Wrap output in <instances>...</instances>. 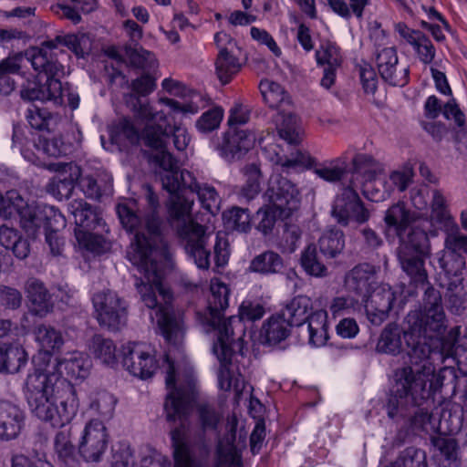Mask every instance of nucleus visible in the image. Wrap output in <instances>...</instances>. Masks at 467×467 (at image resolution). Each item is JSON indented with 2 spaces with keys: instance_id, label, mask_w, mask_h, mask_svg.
I'll use <instances>...</instances> for the list:
<instances>
[{
  "instance_id": "1",
  "label": "nucleus",
  "mask_w": 467,
  "mask_h": 467,
  "mask_svg": "<svg viewBox=\"0 0 467 467\" xmlns=\"http://www.w3.org/2000/svg\"><path fill=\"white\" fill-rule=\"evenodd\" d=\"M150 211L141 218L127 204H118L117 213L123 227L135 233L127 251V258L137 266L143 279H136L141 301L150 309H155L156 323L165 341L180 346L185 336L183 316L171 306L172 294L162 285L160 264L167 259L168 245L161 232V219L156 213L158 198L148 196Z\"/></svg>"
},
{
  "instance_id": "2",
  "label": "nucleus",
  "mask_w": 467,
  "mask_h": 467,
  "mask_svg": "<svg viewBox=\"0 0 467 467\" xmlns=\"http://www.w3.org/2000/svg\"><path fill=\"white\" fill-rule=\"evenodd\" d=\"M133 113L137 120L145 122L142 130L144 144L157 151L153 160L161 169L159 176L162 187L170 193L168 210L171 224L189 257L198 268L207 270L210 267V251L206 246L210 234L204 226L191 217L193 201L179 193L182 186L181 172L178 171L177 160L166 150L169 133L165 113L139 99L133 105Z\"/></svg>"
},
{
  "instance_id": "3",
  "label": "nucleus",
  "mask_w": 467,
  "mask_h": 467,
  "mask_svg": "<svg viewBox=\"0 0 467 467\" xmlns=\"http://www.w3.org/2000/svg\"><path fill=\"white\" fill-rule=\"evenodd\" d=\"M91 368L88 357L78 351L57 359L55 368L57 377L49 371L36 368L27 376L26 398L32 413L53 428H62L77 415L78 399L70 379H86Z\"/></svg>"
},
{
  "instance_id": "4",
  "label": "nucleus",
  "mask_w": 467,
  "mask_h": 467,
  "mask_svg": "<svg viewBox=\"0 0 467 467\" xmlns=\"http://www.w3.org/2000/svg\"><path fill=\"white\" fill-rule=\"evenodd\" d=\"M460 328L450 330V339H437L436 348L418 344L408 352L410 364L397 368V392L406 394L409 389L414 400L428 397L431 388L451 387L455 392L457 376L453 367L444 366L436 372V365L452 358L458 369L467 376V339L459 338Z\"/></svg>"
},
{
  "instance_id": "5",
  "label": "nucleus",
  "mask_w": 467,
  "mask_h": 467,
  "mask_svg": "<svg viewBox=\"0 0 467 467\" xmlns=\"http://www.w3.org/2000/svg\"><path fill=\"white\" fill-rule=\"evenodd\" d=\"M397 368L393 372V384L386 404V410L389 418L399 420L409 419L413 430L425 432L438 431L449 435L457 433L462 425V419L459 415H452L447 410V406L441 409V416L437 420L431 412L433 403V395L442 388H431L430 382L425 385L430 389L428 397L414 400V393L410 395V389L406 394L397 392Z\"/></svg>"
},
{
  "instance_id": "6",
  "label": "nucleus",
  "mask_w": 467,
  "mask_h": 467,
  "mask_svg": "<svg viewBox=\"0 0 467 467\" xmlns=\"http://www.w3.org/2000/svg\"><path fill=\"white\" fill-rule=\"evenodd\" d=\"M406 323L408 327L405 337H418L424 339V341H417L410 350L418 344H427L436 348L437 339H450V333L447 337H441L447 327V320L441 292L432 286H428L424 291L421 309L410 312L406 317Z\"/></svg>"
},
{
  "instance_id": "7",
  "label": "nucleus",
  "mask_w": 467,
  "mask_h": 467,
  "mask_svg": "<svg viewBox=\"0 0 467 467\" xmlns=\"http://www.w3.org/2000/svg\"><path fill=\"white\" fill-rule=\"evenodd\" d=\"M59 47H67L78 57H84L90 51L91 40L85 33L57 36L42 42L39 47H31L26 56L34 69L44 70L53 76H65V67L59 57L66 56V53Z\"/></svg>"
},
{
  "instance_id": "8",
  "label": "nucleus",
  "mask_w": 467,
  "mask_h": 467,
  "mask_svg": "<svg viewBox=\"0 0 467 467\" xmlns=\"http://www.w3.org/2000/svg\"><path fill=\"white\" fill-rule=\"evenodd\" d=\"M265 315V308L259 303L244 301L239 307V315L232 316L221 324L219 328V346L213 344V350L223 360H228L234 353L243 355L245 328L243 321H255Z\"/></svg>"
},
{
  "instance_id": "9",
  "label": "nucleus",
  "mask_w": 467,
  "mask_h": 467,
  "mask_svg": "<svg viewBox=\"0 0 467 467\" xmlns=\"http://www.w3.org/2000/svg\"><path fill=\"white\" fill-rule=\"evenodd\" d=\"M353 175L360 176L362 192L372 202H381L390 196L384 167L372 156L365 153L356 154L352 160Z\"/></svg>"
},
{
  "instance_id": "10",
  "label": "nucleus",
  "mask_w": 467,
  "mask_h": 467,
  "mask_svg": "<svg viewBox=\"0 0 467 467\" xmlns=\"http://www.w3.org/2000/svg\"><path fill=\"white\" fill-rule=\"evenodd\" d=\"M168 362V370L166 372L165 382L169 393L164 404L166 418L169 421L186 420L190 410L191 403L194 398L195 380L192 376L186 378L184 382L176 384L175 369L173 364L166 358Z\"/></svg>"
},
{
  "instance_id": "11",
  "label": "nucleus",
  "mask_w": 467,
  "mask_h": 467,
  "mask_svg": "<svg viewBox=\"0 0 467 467\" xmlns=\"http://www.w3.org/2000/svg\"><path fill=\"white\" fill-rule=\"evenodd\" d=\"M95 317L101 327L109 331H119L128 320V305L113 290L99 291L92 296Z\"/></svg>"
},
{
  "instance_id": "12",
  "label": "nucleus",
  "mask_w": 467,
  "mask_h": 467,
  "mask_svg": "<svg viewBox=\"0 0 467 467\" xmlns=\"http://www.w3.org/2000/svg\"><path fill=\"white\" fill-rule=\"evenodd\" d=\"M214 42L218 48L215 60V73L222 84L229 83L241 70L242 48L237 41L225 32H218L214 36Z\"/></svg>"
},
{
  "instance_id": "13",
  "label": "nucleus",
  "mask_w": 467,
  "mask_h": 467,
  "mask_svg": "<svg viewBox=\"0 0 467 467\" xmlns=\"http://www.w3.org/2000/svg\"><path fill=\"white\" fill-rule=\"evenodd\" d=\"M331 214L342 226L361 225L371 217L370 211L365 206L358 192L352 187H347L334 201Z\"/></svg>"
},
{
  "instance_id": "14",
  "label": "nucleus",
  "mask_w": 467,
  "mask_h": 467,
  "mask_svg": "<svg viewBox=\"0 0 467 467\" xmlns=\"http://www.w3.org/2000/svg\"><path fill=\"white\" fill-rule=\"evenodd\" d=\"M270 203L278 211V216L288 218L301 202V194L295 183L281 174H274L265 192Z\"/></svg>"
},
{
  "instance_id": "15",
  "label": "nucleus",
  "mask_w": 467,
  "mask_h": 467,
  "mask_svg": "<svg viewBox=\"0 0 467 467\" xmlns=\"http://www.w3.org/2000/svg\"><path fill=\"white\" fill-rule=\"evenodd\" d=\"M154 348L144 342H130L125 347L123 366L133 376L151 378L159 368Z\"/></svg>"
},
{
  "instance_id": "16",
  "label": "nucleus",
  "mask_w": 467,
  "mask_h": 467,
  "mask_svg": "<svg viewBox=\"0 0 467 467\" xmlns=\"http://www.w3.org/2000/svg\"><path fill=\"white\" fill-rule=\"evenodd\" d=\"M19 224L26 235L36 239L41 228H53L55 223H64V216L54 206L27 204L19 213Z\"/></svg>"
},
{
  "instance_id": "17",
  "label": "nucleus",
  "mask_w": 467,
  "mask_h": 467,
  "mask_svg": "<svg viewBox=\"0 0 467 467\" xmlns=\"http://www.w3.org/2000/svg\"><path fill=\"white\" fill-rule=\"evenodd\" d=\"M109 434L104 423L90 420L81 432L78 452L86 462H99L107 450Z\"/></svg>"
},
{
  "instance_id": "18",
  "label": "nucleus",
  "mask_w": 467,
  "mask_h": 467,
  "mask_svg": "<svg viewBox=\"0 0 467 467\" xmlns=\"http://www.w3.org/2000/svg\"><path fill=\"white\" fill-rule=\"evenodd\" d=\"M210 292L203 324L209 327V330L214 332L216 341L213 344L219 346V328L221 324L227 321V318H223V314L229 306L230 289L224 283L213 278L211 280Z\"/></svg>"
},
{
  "instance_id": "19",
  "label": "nucleus",
  "mask_w": 467,
  "mask_h": 467,
  "mask_svg": "<svg viewBox=\"0 0 467 467\" xmlns=\"http://www.w3.org/2000/svg\"><path fill=\"white\" fill-rule=\"evenodd\" d=\"M375 61L382 79L391 86L403 87L409 82L410 69L399 65L397 49L394 47L376 49Z\"/></svg>"
},
{
  "instance_id": "20",
  "label": "nucleus",
  "mask_w": 467,
  "mask_h": 467,
  "mask_svg": "<svg viewBox=\"0 0 467 467\" xmlns=\"http://www.w3.org/2000/svg\"><path fill=\"white\" fill-rule=\"evenodd\" d=\"M182 190L179 193L194 202L193 194H197L202 206L213 213L219 209L220 196L215 188L207 183H200L195 175L187 170L181 171Z\"/></svg>"
},
{
  "instance_id": "21",
  "label": "nucleus",
  "mask_w": 467,
  "mask_h": 467,
  "mask_svg": "<svg viewBox=\"0 0 467 467\" xmlns=\"http://www.w3.org/2000/svg\"><path fill=\"white\" fill-rule=\"evenodd\" d=\"M35 71L44 73L47 77V82L45 84L27 82L20 91L21 98L28 101H53L56 105H61L63 88L60 78L63 76H53L40 69H35Z\"/></svg>"
},
{
  "instance_id": "22",
  "label": "nucleus",
  "mask_w": 467,
  "mask_h": 467,
  "mask_svg": "<svg viewBox=\"0 0 467 467\" xmlns=\"http://www.w3.org/2000/svg\"><path fill=\"white\" fill-rule=\"evenodd\" d=\"M26 414L20 406L8 400H0V440L16 439L25 427Z\"/></svg>"
},
{
  "instance_id": "23",
  "label": "nucleus",
  "mask_w": 467,
  "mask_h": 467,
  "mask_svg": "<svg viewBox=\"0 0 467 467\" xmlns=\"http://www.w3.org/2000/svg\"><path fill=\"white\" fill-rule=\"evenodd\" d=\"M395 299V292L389 286H381L370 291L368 296L362 299L370 321L377 325L382 323L391 310Z\"/></svg>"
},
{
  "instance_id": "24",
  "label": "nucleus",
  "mask_w": 467,
  "mask_h": 467,
  "mask_svg": "<svg viewBox=\"0 0 467 467\" xmlns=\"http://www.w3.org/2000/svg\"><path fill=\"white\" fill-rule=\"evenodd\" d=\"M68 211L74 217L76 230L106 231V223L96 208L82 199H76L68 203Z\"/></svg>"
},
{
  "instance_id": "25",
  "label": "nucleus",
  "mask_w": 467,
  "mask_h": 467,
  "mask_svg": "<svg viewBox=\"0 0 467 467\" xmlns=\"http://www.w3.org/2000/svg\"><path fill=\"white\" fill-rule=\"evenodd\" d=\"M400 36L412 47L417 57L424 65H430L435 58L436 48L431 40L421 31L410 28L403 23L396 26Z\"/></svg>"
},
{
  "instance_id": "26",
  "label": "nucleus",
  "mask_w": 467,
  "mask_h": 467,
  "mask_svg": "<svg viewBox=\"0 0 467 467\" xmlns=\"http://www.w3.org/2000/svg\"><path fill=\"white\" fill-rule=\"evenodd\" d=\"M451 233L447 234L444 241L445 249L451 253V256L454 259V265L451 267L447 262L446 256L441 259V265L447 274L461 273L465 266V258L463 254H467V235L459 232V227L455 223V227L451 228Z\"/></svg>"
},
{
  "instance_id": "27",
  "label": "nucleus",
  "mask_w": 467,
  "mask_h": 467,
  "mask_svg": "<svg viewBox=\"0 0 467 467\" xmlns=\"http://www.w3.org/2000/svg\"><path fill=\"white\" fill-rule=\"evenodd\" d=\"M375 279V267L369 264H359L346 274L345 285L348 291L365 299L370 293Z\"/></svg>"
},
{
  "instance_id": "28",
  "label": "nucleus",
  "mask_w": 467,
  "mask_h": 467,
  "mask_svg": "<svg viewBox=\"0 0 467 467\" xmlns=\"http://www.w3.org/2000/svg\"><path fill=\"white\" fill-rule=\"evenodd\" d=\"M255 134L248 130H236L225 135L221 146V153L226 159L240 158L255 143Z\"/></svg>"
},
{
  "instance_id": "29",
  "label": "nucleus",
  "mask_w": 467,
  "mask_h": 467,
  "mask_svg": "<svg viewBox=\"0 0 467 467\" xmlns=\"http://www.w3.org/2000/svg\"><path fill=\"white\" fill-rule=\"evenodd\" d=\"M26 292L30 311L34 315L44 317L53 309L51 295L41 281L29 279L26 284Z\"/></svg>"
},
{
  "instance_id": "30",
  "label": "nucleus",
  "mask_w": 467,
  "mask_h": 467,
  "mask_svg": "<svg viewBox=\"0 0 467 467\" xmlns=\"http://www.w3.org/2000/svg\"><path fill=\"white\" fill-rule=\"evenodd\" d=\"M400 246L398 252L405 254H419L421 255H430L431 244L428 234L418 226L408 227L401 234L398 235Z\"/></svg>"
},
{
  "instance_id": "31",
  "label": "nucleus",
  "mask_w": 467,
  "mask_h": 467,
  "mask_svg": "<svg viewBox=\"0 0 467 467\" xmlns=\"http://www.w3.org/2000/svg\"><path fill=\"white\" fill-rule=\"evenodd\" d=\"M430 222L431 225L447 232L455 227L456 223L451 214L447 200L442 192L438 189L432 192Z\"/></svg>"
},
{
  "instance_id": "32",
  "label": "nucleus",
  "mask_w": 467,
  "mask_h": 467,
  "mask_svg": "<svg viewBox=\"0 0 467 467\" xmlns=\"http://www.w3.org/2000/svg\"><path fill=\"white\" fill-rule=\"evenodd\" d=\"M26 361L27 354L22 347L0 343V372L16 373Z\"/></svg>"
},
{
  "instance_id": "33",
  "label": "nucleus",
  "mask_w": 467,
  "mask_h": 467,
  "mask_svg": "<svg viewBox=\"0 0 467 467\" xmlns=\"http://www.w3.org/2000/svg\"><path fill=\"white\" fill-rule=\"evenodd\" d=\"M429 255L405 254L398 252V258L404 272L410 276L416 286L428 285V275L424 268V260Z\"/></svg>"
},
{
  "instance_id": "34",
  "label": "nucleus",
  "mask_w": 467,
  "mask_h": 467,
  "mask_svg": "<svg viewBox=\"0 0 467 467\" xmlns=\"http://www.w3.org/2000/svg\"><path fill=\"white\" fill-rule=\"evenodd\" d=\"M313 308L309 296L299 295L292 298L282 310V314L292 326H302L311 314Z\"/></svg>"
},
{
  "instance_id": "35",
  "label": "nucleus",
  "mask_w": 467,
  "mask_h": 467,
  "mask_svg": "<svg viewBox=\"0 0 467 467\" xmlns=\"http://www.w3.org/2000/svg\"><path fill=\"white\" fill-rule=\"evenodd\" d=\"M34 144L37 150L56 158L70 154L74 149L73 144L67 141L62 135L53 136L51 138L45 135H38L37 138L34 140Z\"/></svg>"
},
{
  "instance_id": "36",
  "label": "nucleus",
  "mask_w": 467,
  "mask_h": 467,
  "mask_svg": "<svg viewBox=\"0 0 467 467\" xmlns=\"http://www.w3.org/2000/svg\"><path fill=\"white\" fill-rule=\"evenodd\" d=\"M89 350L102 364L109 367L117 364V347L112 339L95 335L90 340Z\"/></svg>"
},
{
  "instance_id": "37",
  "label": "nucleus",
  "mask_w": 467,
  "mask_h": 467,
  "mask_svg": "<svg viewBox=\"0 0 467 467\" xmlns=\"http://www.w3.org/2000/svg\"><path fill=\"white\" fill-rule=\"evenodd\" d=\"M35 339L41 350L47 354H52L60 349L64 344L62 334L55 327L41 324L34 329Z\"/></svg>"
},
{
  "instance_id": "38",
  "label": "nucleus",
  "mask_w": 467,
  "mask_h": 467,
  "mask_svg": "<svg viewBox=\"0 0 467 467\" xmlns=\"http://www.w3.org/2000/svg\"><path fill=\"white\" fill-rule=\"evenodd\" d=\"M284 268L283 258L274 251H265L256 255L249 265V270L262 275H275Z\"/></svg>"
},
{
  "instance_id": "39",
  "label": "nucleus",
  "mask_w": 467,
  "mask_h": 467,
  "mask_svg": "<svg viewBox=\"0 0 467 467\" xmlns=\"http://www.w3.org/2000/svg\"><path fill=\"white\" fill-rule=\"evenodd\" d=\"M291 327L292 325L281 313L270 317L264 324L263 331L269 343L276 344L289 336Z\"/></svg>"
},
{
  "instance_id": "40",
  "label": "nucleus",
  "mask_w": 467,
  "mask_h": 467,
  "mask_svg": "<svg viewBox=\"0 0 467 467\" xmlns=\"http://www.w3.org/2000/svg\"><path fill=\"white\" fill-rule=\"evenodd\" d=\"M109 229L106 226V231L99 230H76V239L82 248L95 254L104 253L109 249V244L103 236L104 233H108Z\"/></svg>"
},
{
  "instance_id": "41",
  "label": "nucleus",
  "mask_w": 467,
  "mask_h": 467,
  "mask_svg": "<svg viewBox=\"0 0 467 467\" xmlns=\"http://www.w3.org/2000/svg\"><path fill=\"white\" fill-rule=\"evenodd\" d=\"M450 275H454V279L450 281L447 292L445 295L448 307L452 313L460 314L464 309V305L467 303V290L463 286V278L459 275L451 273Z\"/></svg>"
},
{
  "instance_id": "42",
  "label": "nucleus",
  "mask_w": 467,
  "mask_h": 467,
  "mask_svg": "<svg viewBox=\"0 0 467 467\" xmlns=\"http://www.w3.org/2000/svg\"><path fill=\"white\" fill-rule=\"evenodd\" d=\"M320 252L330 258L341 254L345 247L344 233L336 228L325 231L318 240Z\"/></svg>"
},
{
  "instance_id": "43",
  "label": "nucleus",
  "mask_w": 467,
  "mask_h": 467,
  "mask_svg": "<svg viewBox=\"0 0 467 467\" xmlns=\"http://www.w3.org/2000/svg\"><path fill=\"white\" fill-rule=\"evenodd\" d=\"M400 329L395 324L388 325L380 334L376 349L379 353L397 355L402 348Z\"/></svg>"
},
{
  "instance_id": "44",
  "label": "nucleus",
  "mask_w": 467,
  "mask_h": 467,
  "mask_svg": "<svg viewBox=\"0 0 467 467\" xmlns=\"http://www.w3.org/2000/svg\"><path fill=\"white\" fill-rule=\"evenodd\" d=\"M78 184L84 194L90 199L99 200L112 192V183L109 178L96 179L91 175H86L79 179Z\"/></svg>"
},
{
  "instance_id": "45",
  "label": "nucleus",
  "mask_w": 467,
  "mask_h": 467,
  "mask_svg": "<svg viewBox=\"0 0 467 467\" xmlns=\"http://www.w3.org/2000/svg\"><path fill=\"white\" fill-rule=\"evenodd\" d=\"M384 222L389 228H393L397 235L408 229L410 223V213L403 202L390 206L385 213Z\"/></svg>"
},
{
  "instance_id": "46",
  "label": "nucleus",
  "mask_w": 467,
  "mask_h": 467,
  "mask_svg": "<svg viewBox=\"0 0 467 467\" xmlns=\"http://www.w3.org/2000/svg\"><path fill=\"white\" fill-rule=\"evenodd\" d=\"M438 452L435 459L440 467H456L458 462V443L452 438H441L435 442Z\"/></svg>"
},
{
  "instance_id": "47",
  "label": "nucleus",
  "mask_w": 467,
  "mask_h": 467,
  "mask_svg": "<svg viewBox=\"0 0 467 467\" xmlns=\"http://www.w3.org/2000/svg\"><path fill=\"white\" fill-rule=\"evenodd\" d=\"M347 171V163L343 158L324 161L314 168L317 176L328 182H337L343 179Z\"/></svg>"
},
{
  "instance_id": "48",
  "label": "nucleus",
  "mask_w": 467,
  "mask_h": 467,
  "mask_svg": "<svg viewBox=\"0 0 467 467\" xmlns=\"http://www.w3.org/2000/svg\"><path fill=\"white\" fill-rule=\"evenodd\" d=\"M263 151L271 162L281 166L284 170L294 169L305 163L304 154L296 152L295 156L288 158L280 154V146L275 143L263 146Z\"/></svg>"
},
{
  "instance_id": "49",
  "label": "nucleus",
  "mask_w": 467,
  "mask_h": 467,
  "mask_svg": "<svg viewBox=\"0 0 467 467\" xmlns=\"http://www.w3.org/2000/svg\"><path fill=\"white\" fill-rule=\"evenodd\" d=\"M54 447L58 459L69 467H75L78 459L68 431H61L56 434Z\"/></svg>"
},
{
  "instance_id": "50",
  "label": "nucleus",
  "mask_w": 467,
  "mask_h": 467,
  "mask_svg": "<svg viewBox=\"0 0 467 467\" xmlns=\"http://www.w3.org/2000/svg\"><path fill=\"white\" fill-rule=\"evenodd\" d=\"M27 204L28 202L16 190L7 191L5 194L0 192V215L5 219L19 215Z\"/></svg>"
},
{
  "instance_id": "51",
  "label": "nucleus",
  "mask_w": 467,
  "mask_h": 467,
  "mask_svg": "<svg viewBox=\"0 0 467 467\" xmlns=\"http://www.w3.org/2000/svg\"><path fill=\"white\" fill-rule=\"evenodd\" d=\"M263 99L272 109H278L281 105L288 103V96L284 88L272 80L264 79L259 84Z\"/></svg>"
},
{
  "instance_id": "52",
  "label": "nucleus",
  "mask_w": 467,
  "mask_h": 467,
  "mask_svg": "<svg viewBox=\"0 0 467 467\" xmlns=\"http://www.w3.org/2000/svg\"><path fill=\"white\" fill-rule=\"evenodd\" d=\"M224 225L229 230L247 233L251 230V216L247 209L233 207L223 213Z\"/></svg>"
},
{
  "instance_id": "53",
  "label": "nucleus",
  "mask_w": 467,
  "mask_h": 467,
  "mask_svg": "<svg viewBox=\"0 0 467 467\" xmlns=\"http://www.w3.org/2000/svg\"><path fill=\"white\" fill-rule=\"evenodd\" d=\"M300 264L306 273L315 277L327 275V268L319 261L316 246L309 244L301 254Z\"/></svg>"
},
{
  "instance_id": "54",
  "label": "nucleus",
  "mask_w": 467,
  "mask_h": 467,
  "mask_svg": "<svg viewBox=\"0 0 467 467\" xmlns=\"http://www.w3.org/2000/svg\"><path fill=\"white\" fill-rule=\"evenodd\" d=\"M213 352L221 363V367L217 374L219 388L224 391L234 389L236 393H241L243 390V385L239 378L234 377L228 368L234 354L230 356L228 360H223L219 358L218 354L213 349Z\"/></svg>"
},
{
  "instance_id": "55",
  "label": "nucleus",
  "mask_w": 467,
  "mask_h": 467,
  "mask_svg": "<svg viewBox=\"0 0 467 467\" xmlns=\"http://www.w3.org/2000/svg\"><path fill=\"white\" fill-rule=\"evenodd\" d=\"M316 59L317 65L338 68L342 63L340 48L333 42H324L316 51Z\"/></svg>"
},
{
  "instance_id": "56",
  "label": "nucleus",
  "mask_w": 467,
  "mask_h": 467,
  "mask_svg": "<svg viewBox=\"0 0 467 467\" xmlns=\"http://www.w3.org/2000/svg\"><path fill=\"white\" fill-rule=\"evenodd\" d=\"M116 403L117 400L112 394L101 391L91 400L89 408L103 420H109L113 417Z\"/></svg>"
},
{
  "instance_id": "57",
  "label": "nucleus",
  "mask_w": 467,
  "mask_h": 467,
  "mask_svg": "<svg viewBox=\"0 0 467 467\" xmlns=\"http://www.w3.org/2000/svg\"><path fill=\"white\" fill-rule=\"evenodd\" d=\"M246 182L242 187L240 197L246 201L254 199L260 192L261 171L255 164H250L245 169Z\"/></svg>"
},
{
  "instance_id": "58",
  "label": "nucleus",
  "mask_w": 467,
  "mask_h": 467,
  "mask_svg": "<svg viewBox=\"0 0 467 467\" xmlns=\"http://www.w3.org/2000/svg\"><path fill=\"white\" fill-rule=\"evenodd\" d=\"M392 467H428L425 451L409 447L400 452Z\"/></svg>"
},
{
  "instance_id": "59",
  "label": "nucleus",
  "mask_w": 467,
  "mask_h": 467,
  "mask_svg": "<svg viewBox=\"0 0 467 467\" xmlns=\"http://www.w3.org/2000/svg\"><path fill=\"white\" fill-rule=\"evenodd\" d=\"M125 55L130 65L137 68H151L156 66V58L152 52L143 47H127Z\"/></svg>"
},
{
  "instance_id": "60",
  "label": "nucleus",
  "mask_w": 467,
  "mask_h": 467,
  "mask_svg": "<svg viewBox=\"0 0 467 467\" xmlns=\"http://www.w3.org/2000/svg\"><path fill=\"white\" fill-rule=\"evenodd\" d=\"M358 306V299L351 296H341L334 297L329 306L328 311L336 319L344 315L350 314Z\"/></svg>"
},
{
  "instance_id": "61",
  "label": "nucleus",
  "mask_w": 467,
  "mask_h": 467,
  "mask_svg": "<svg viewBox=\"0 0 467 467\" xmlns=\"http://www.w3.org/2000/svg\"><path fill=\"white\" fill-rule=\"evenodd\" d=\"M29 38V35L19 28H0V46L3 48H15L20 44L26 45Z\"/></svg>"
},
{
  "instance_id": "62",
  "label": "nucleus",
  "mask_w": 467,
  "mask_h": 467,
  "mask_svg": "<svg viewBox=\"0 0 467 467\" xmlns=\"http://www.w3.org/2000/svg\"><path fill=\"white\" fill-rule=\"evenodd\" d=\"M414 176L413 169L410 166H404L400 170L393 171L388 178V184L390 186V194L397 188L400 192L407 190L409 185L412 182Z\"/></svg>"
},
{
  "instance_id": "63",
  "label": "nucleus",
  "mask_w": 467,
  "mask_h": 467,
  "mask_svg": "<svg viewBox=\"0 0 467 467\" xmlns=\"http://www.w3.org/2000/svg\"><path fill=\"white\" fill-rule=\"evenodd\" d=\"M280 138L290 144H296L300 140V131L297 125V118L295 115H287L284 118L282 124L278 128Z\"/></svg>"
},
{
  "instance_id": "64",
  "label": "nucleus",
  "mask_w": 467,
  "mask_h": 467,
  "mask_svg": "<svg viewBox=\"0 0 467 467\" xmlns=\"http://www.w3.org/2000/svg\"><path fill=\"white\" fill-rule=\"evenodd\" d=\"M223 111L220 108L211 109L204 112L196 122L199 130L210 132L217 129L223 119Z\"/></svg>"
}]
</instances>
